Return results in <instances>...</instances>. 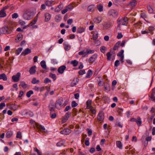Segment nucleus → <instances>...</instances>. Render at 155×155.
Wrapping results in <instances>:
<instances>
[{
    "mask_svg": "<svg viewBox=\"0 0 155 155\" xmlns=\"http://www.w3.org/2000/svg\"><path fill=\"white\" fill-rule=\"evenodd\" d=\"M34 15V13L33 11L31 10L28 9L25 12L23 17L25 19L29 20L32 18Z\"/></svg>",
    "mask_w": 155,
    "mask_h": 155,
    "instance_id": "f257e3e1",
    "label": "nucleus"
},
{
    "mask_svg": "<svg viewBox=\"0 0 155 155\" xmlns=\"http://www.w3.org/2000/svg\"><path fill=\"white\" fill-rule=\"evenodd\" d=\"M12 27L7 26H4L1 29L2 33L4 34L11 33L12 31Z\"/></svg>",
    "mask_w": 155,
    "mask_h": 155,
    "instance_id": "f03ea898",
    "label": "nucleus"
},
{
    "mask_svg": "<svg viewBox=\"0 0 155 155\" xmlns=\"http://www.w3.org/2000/svg\"><path fill=\"white\" fill-rule=\"evenodd\" d=\"M118 27H120L121 25H126L128 23V21L127 18L124 17L122 18L117 20Z\"/></svg>",
    "mask_w": 155,
    "mask_h": 155,
    "instance_id": "7ed1b4c3",
    "label": "nucleus"
},
{
    "mask_svg": "<svg viewBox=\"0 0 155 155\" xmlns=\"http://www.w3.org/2000/svg\"><path fill=\"white\" fill-rule=\"evenodd\" d=\"M63 101V98L62 97H60L59 99L57 100L55 103V107L57 109H59L60 107H61V105Z\"/></svg>",
    "mask_w": 155,
    "mask_h": 155,
    "instance_id": "20e7f679",
    "label": "nucleus"
},
{
    "mask_svg": "<svg viewBox=\"0 0 155 155\" xmlns=\"http://www.w3.org/2000/svg\"><path fill=\"white\" fill-rule=\"evenodd\" d=\"M55 108L56 107H55V104L53 101H51L48 107L49 110L52 112L55 111Z\"/></svg>",
    "mask_w": 155,
    "mask_h": 155,
    "instance_id": "39448f33",
    "label": "nucleus"
},
{
    "mask_svg": "<svg viewBox=\"0 0 155 155\" xmlns=\"http://www.w3.org/2000/svg\"><path fill=\"white\" fill-rule=\"evenodd\" d=\"M97 120L99 121H103L104 118V112L103 111H100L99 112L97 116Z\"/></svg>",
    "mask_w": 155,
    "mask_h": 155,
    "instance_id": "423d86ee",
    "label": "nucleus"
},
{
    "mask_svg": "<svg viewBox=\"0 0 155 155\" xmlns=\"http://www.w3.org/2000/svg\"><path fill=\"white\" fill-rule=\"evenodd\" d=\"M21 75V73L20 72H18L16 75H13L12 77V78L14 82L18 81L19 80Z\"/></svg>",
    "mask_w": 155,
    "mask_h": 155,
    "instance_id": "0eeeda50",
    "label": "nucleus"
},
{
    "mask_svg": "<svg viewBox=\"0 0 155 155\" xmlns=\"http://www.w3.org/2000/svg\"><path fill=\"white\" fill-rule=\"evenodd\" d=\"M97 57V54H94L91 57L89 60L88 62L90 64H92L96 60Z\"/></svg>",
    "mask_w": 155,
    "mask_h": 155,
    "instance_id": "6e6552de",
    "label": "nucleus"
},
{
    "mask_svg": "<svg viewBox=\"0 0 155 155\" xmlns=\"http://www.w3.org/2000/svg\"><path fill=\"white\" fill-rule=\"evenodd\" d=\"M108 14L109 15H112L114 17H116L117 15L118 12L117 11L114 9H111L109 11Z\"/></svg>",
    "mask_w": 155,
    "mask_h": 155,
    "instance_id": "1a4fd4ad",
    "label": "nucleus"
},
{
    "mask_svg": "<svg viewBox=\"0 0 155 155\" xmlns=\"http://www.w3.org/2000/svg\"><path fill=\"white\" fill-rule=\"evenodd\" d=\"M71 132V130L68 128L65 129L61 130L60 133L61 134L65 135H68Z\"/></svg>",
    "mask_w": 155,
    "mask_h": 155,
    "instance_id": "9d476101",
    "label": "nucleus"
},
{
    "mask_svg": "<svg viewBox=\"0 0 155 155\" xmlns=\"http://www.w3.org/2000/svg\"><path fill=\"white\" fill-rule=\"evenodd\" d=\"M155 87L152 89L151 91V96H149L150 100L155 102Z\"/></svg>",
    "mask_w": 155,
    "mask_h": 155,
    "instance_id": "9b49d317",
    "label": "nucleus"
},
{
    "mask_svg": "<svg viewBox=\"0 0 155 155\" xmlns=\"http://www.w3.org/2000/svg\"><path fill=\"white\" fill-rule=\"evenodd\" d=\"M66 67L65 65H62L59 67L58 69V71L60 74H62L64 73Z\"/></svg>",
    "mask_w": 155,
    "mask_h": 155,
    "instance_id": "f8f14e48",
    "label": "nucleus"
},
{
    "mask_svg": "<svg viewBox=\"0 0 155 155\" xmlns=\"http://www.w3.org/2000/svg\"><path fill=\"white\" fill-rule=\"evenodd\" d=\"M31 50L28 48H27L22 52L21 55L25 56V55L31 53Z\"/></svg>",
    "mask_w": 155,
    "mask_h": 155,
    "instance_id": "ddd939ff",
    "label": "nucleus"
},
{
    "mask_svg": "<svg viewBox=\"0 0 155 155\" xmlns=\"http://www.w3.org/2000/svg\"><path fill=\"white\" fill-rule=\"evenodd\" d=\"M64 49L66 51H68L70 49L71 46L68 44V42H64Z\"/></svg>",
    "mask_w": 155,
    "mask_h": 155,
    "instance_id": "4468645a",
    "label": "nucleus"
},
{
    "mask_svg": "<svg viewBox=\"0 0 155 155\" xmlns=\"http://www.w3.org/2000/svg\"><path fill=\"white\" fill-rule=\"evenodd\" d=\"M98 33L96 31H93V38H92L94 41H95L98 38Z\"/></svg>",
    "mask_w": 155,
    "mask_h": 155,
    "instance_id": "2eb2a0df",
    "label": "nucleus"
},
{
    "mask_svg": "<svg viewBox=\"0 0 155 155\" xmlns=\"http://www.w3.org/2000/svg\"><path fill=\"white\" fill-rule=\"evenodd\" d=\"M36 67L35 65L31 67L29 70L30 73L31 74H34L36 72L35 68Z\"/></svg>",
    "mask_w": 155,
    "mask_h": 155,
    "instance_id": "dca6fc26",
    "label": "nucleus"
},
{
    "mask_svg": "<svg viewBox=\"0 0 155 155\" xmlns=\"http://www.w3.org/2000/svg\"><path fill=\"white\" fill-rule=\"evenodd\" d=\"M39 13V12L38 13L37 16L35 17L34 19L29 23V26H31L36 23L38 18V15Z\"/></svg>",
    "mask_w": 155,
    "mask_h": 155,
    "instance_id": "f3484780",
    "label": "nucleus"
},
{
    "mask_svg": "<svg viewBox=\"0 0 155 155\" xmlns=\"http://www.w3.org/2000/svg\"><path fill=\"white\" fill-rule=\"evenodd\" d=\"M79 79L77 78H74L73 81L71 83V87H74L78 83Z\"/></svg>",
    "mask_w": 155,
    "mask_h": 155,
    "instance_id": "a211bd4d",
    "label": "nucleus"
},
{
    "mask_svg": "<svg viewBox=\"0 0 155 155\" xmlns=\"http://www.w3.org/2000/svg\"><path fill=\"white\" fill-rule=\"evenodd\" d=\"M45 21H48L51 18V15L48 13H46L45 14Z\"/></svg>",
    "mask_w": 155,
    "mask_h": 155,
    "instance_id": "6ab92c4d",
    "label": "nucleus"
},
{
    "mask_svg": "<svg viewBox=\"0 0 155 155\" xmlns=\"http://www.w3.org/2000/svg\"><path fill=\"white\" fill-rule=\"evenodd\" d=\"M21 86L23 88L25 89L28 87V85L26 84L24 81H21L19 85V86Z\"/></svg>",
    "mask_w": 155,
    "mask_h": 155,
    "instance_id": "aec40b11",
    "label": "nucleus"
},
{
    "mask_svg": "<svg viewBox=\"0 0 155 155\" xmlns=\"http://www.w3.org/2000/svg\"><path fill=\"white\" fill-rule=\"evenodd\" d=\"M87 9L89 12H94L95 10V6L93 5H90L88 7Z\"/></svg>",
    "mask_w": 155,
    "mask_h": 155,
    "instance_id": "412c9836",
    "label": "nucleus"
},
{
    "mask_svg": "<svg viewBox=\"0 0 155 155\" xmlns=\"http://www.w3.org/2000/svg\"><path fill=\"white\" fill-rule=\"evenodd\" d=\"M7 15L6 14L5 12L1 9L0 11V18H4L6 17Z\"/></svg>",
    "mask_w": 155,
    "mask_h": 155,
    "instance_id": "4be33fe9",
    "label": "nucleus"
},
{
    "mask_svg": "<svg viewBox=\"0 0 155 155\" xmlns=\"http://www.w3.org/2000/svg\"><path fill=\"white\" fill-rule=\"evenodd\" d=\"M138 126H140L142 124L141 119L140 117H138L135 122Z\"/></svg>",
    "mask_w": 155,
    "mask_h": 155,
    "instance_id": "5701e85b",
    "label": "nucleus"
},
{
    "mask_svg": "<svg viewBox=\"0 0 155 155\" xmlns=\"http://www.w3.org/2000/svg\"><path fill=\"white\" fill-rule=\"evenodd\" d=\"M17 39H15V40L16 41V42H18L22 40L23 38V35L22 34H18L17 35Z\"/></svg>",
    "mask_w": 155,
    "mask_h": 155,
    "instance_id": "b1692460",
    "label": "nucleus"
},
{
    "mask_svg": "<svg viewBox=\"0 0 155 155\" xmlns=\"http://www.w3.org/2000/svg\"><path fill=\"white\" fill-rule=\"evenodd\" d=\"M97 9L99 12H101L103 11V5L101 4H98L97 5Z\"/></svg>",
    "mask_w": 155,
    "mask_h": 155,
    "instance_id": "393cba45",
    "label": "nucleus"
},
{
    "mask_svg": "<svg viewBox=\"0 0 155 155\" xmlns=\"http://www.w3.org/2000/svg\"><path fill=\"white\" fill-rule=\"evenodd\" d=\"M40 64L42 68L44 69H46L47 66L45 62V61H42L40 62Z\"/></svg>",
    "mask_w": 155,
    "mask_h": 155,
    "instance_id": "a878e982",
    "label": "nucleus"
},
{
    "mask_svg": "<svg viewBox=\"0 0 155 155\" xmlns=\"http://www.w3.org/2000/svg\"><path fill=\"white\" fill-rule=\"evenodd\" d=\"M92 74L93 73L92 71L90 69L87 72L85 78H89L91 77Z\"/></svg>",
    "mask_w": 155,
    "mask_h": 155,
    "instance_id": "bb28decb",
    "label": "nucleus"
},
{
    "mask_svg": "<svg viewBox=\"0 0 155 155\" xmlns=\"http://www.w3.org/2000/svg\"><path fill=\"white\" fill-rule=\"evenodd\" d=\"M63 8L62 5H58L55 9V12H59Z\"/></svg>",
    "mask_w": 155,
    "mask_h": 155,
    "instance_id": "cd10ccee",
    "label": "nucleus"
},
{
    "mask_svg": "<svg viewBox=\"0 0 155 155\" xmlns=\"http://www.w3.org/2000/svg\"><path fill=\"white\" fill-rule=\"evenodd\" d=\"M116 145L118 148L120 149H122V145L121 142L120 141H117L116 142Z\"/></svg>",
    "mask_w": 155,
    "mask_h": 155,
    "instance_id": "c85d7f7f",
    "label": "nucleus"
},
{
    "mask_svg": "<svg viewBox=\"0 0 155 155\" xmlns=\"http://www.w3.org/2000/svg\"><path fill=\"white\" fill-rule=\"evenodd\" d=\"M113 53L112 52V54H111L110 52H108L106 54V55L107 57V60L108 61H110L111 59V57L113 55Z\"/></svg>",
    "mask_w": 155,
    "mask_h": 155,
    "instance_id": "c756f323",
    "label": "nucleus"
},
{
    "mask_svg": "<svg viewBox=\"0 0 155 155\" xmlns=\"http://www.w3.org/2000/svg\"><path fill=\"white\" fill-rule=\"evenodd\" d=\"M3 79L4 81H6L7 80V77L5 74H0V79Z\"/></svg>",
    "mask_w": 155,
    "mask_h": 155,
    "instance_id": "7c9ffc66",
    "label": "nucleus"
},
{
    "mask_svg": "<svg viewBox=\"0 0 155 155\" xmlns=\"http://www.w3.org/2000/svg\"><path fill=\"white\" fill-rule=\"evenodd\" d=\"M13 135L12 132L11 131H8L6 133V137L7 138H9L11 137Z\"/></svg>",
    "mask_w": 155,
    "mask_h": 155,
    "instance_id": "2f4dec72",
    "label": "nucleus"
},
{
    "mask_svg": "<svg viewBox=\"0 0 155 155\" xmlns=\"http://www.w3.org/2000/svg\"><path fill=\"white\" fill-rule=\"evenodd\" d=\"M137 4V1L135 0H132L130 3V5L132 7H134Z\"/></svg>",
    "mask_w": 155,
    "mask_h": 155,
    "instance_id": "473e14b6",
    "label": "nucleus"
},
{
    "mask_svg": "<svg viewBox=\"0 0 155 155\" xmlns=\"http://www.w3.org/2000/svg\"><path fill=\"white\" fill-rule=\"evenodd\" d=\"M121 42L120 41H118L116 43L114 46V47L113 49L114 50H115L117 49L120 45Z\"/></svg>",
    "mask_w": 155,
    "mask_h": 155,
    "instance_id": "72a5a7b5",
    "label": "nucleus"
},
{
    "mask_svg": "<svg viewBox=\"0 0 155 155\" xmlns=\"http://www.w3.org/2000/svg\"><path fill=\"white\" fill-rule=\"evenodd\" d=\"M61 19V16L60 15H58L55 16V21L57 22H59Z\"/></svg>",
    "mask_w": 155,
    "mask_h": 155,
    "instance_id": "f704fd0d",
    "label": "nucleus"
},
{
    "mask_svg": "<svg viewBox=\"0 0 155 155\" xmlns=\"http://www.w3.org/2000/svg\"><path fill=\"white\" fill-rule=\"evenodd\" d=\"M84 29L81 27H79L77 29V32L78 33H81L84 32Z\"/></svg>",
    "mask_w": 155,
    "mask_h": 155,
    "instance_id": "c9c22d12",
    "label": "nucleus"
},
{
    "mask_svg": "<svg viewBox=\"0 0 155 155\" xmlns=\"http://www.w3.org/2000/svg\"><path fill=\"white\" fill-rule=\"evenodd\" d=\"M64 141L62 140L58 142L56 144V145L58 147H61L64 144Z\"/></svg>",
    "mask_w": 155,
    "mask_h": 155,
    "instance_id": "e433bc0d",
    "label": "nucleus"
},
{
    "mask_svg": "<svg viewBox=\"0 0 155 155\" xmlns=\"http://www.w3.org/2000/svg\"><path fill=\"white\" fill-rule=\"evenodd\" d=\"M94 22L97 23H100L101 21V18L99 17H97L96 18H95L94 19Z\"/></svg>",
    "mask_w": 155,
    "mask_h": 155,
    "instance_id": "4c0bfd02",
    "label": "nucleus"
},
{
    "mask_svg": "<svg viewBox=\"0 0 155 155\" xmlns=\"http://www.w3.org/2000/svg\"><path fill=\"white\" fill-rule=\"evenodd\" d=\"M70 63L71 64H72L74 67L76 66L78 64V61H77L76 60L71 61L70 62Z\"/></svg>",
    "mask_w": 155,
    "mask_h": 155,
    "instance_id": "58836bf2",
    "label": "nucleus"
},
{
    "mask_svg": "<svg viewBox=\"0 0 155 155\" xmlns=\"http://www.w3.org/2000/svg\"><path fill=\"white\" fill-rule=\"evenodd\" d=\"M71 115V113L70 112H68L65 114L64 117L66 118V120H68L70 116Z\"/></svg>",
    "mask_w": 155,
    "mask_h": 155,
    "instance_id": "ea45409f",
    "label": "nucleus"
},
{
    "mask_svg": "<svg viewBox=\"0 0 155 155\" xmlns=\"http://www.w3.org/2000/svg\"><path fill=\"white\" fill-rule=\"evenodd\" d=\"M39 82V81L38 80H37L36 78H33L32 80L31 83L34 84H38Z\"/></svg>",
    "mask_w": 155,
    "mask_h": 155,
    "instance_id": "a19ab883",
    "label": "nucleus"
},
{
    "mask_svg": "<svg viewBox=\"0 0 155 155\" xmlns=\"http://www.w3.org/2000/svg\"><path fill=\"white\" fill-rule=\"evenodd\" d=\"M65 8L68 10V11H71L73 8V6L71 4L69 5L66 6Z\"/></svg>",
    "mask_w": 155,
    "mask_h": 155,
    "instance_id": "79ce46f5",
    "label": "nucleus"
},
{
    "mask_svg": "<svg viewBox=\"0 0 155 155\" xmlns=\"http://www.w3.org/2000/svg\"><path fill=\"white\" fill-rule=\"evenodd\" d=\"M49 76L53 79V80L54 81L56 79V76L54 74L50 73L49 74Z\"/></svg>",
    "mask_w": 155,
    "mask_h": 155,
    "instance_id": "37998d69",
    "label": "nucleus"
},
{
    "mask_svg": "<svg viewBox=\"0 0 155 155\" xmlns=\"http://www.w3.org/2000/svg\"><path fill=\"white\" fill-rule=\"evenodd\" d=\"M33 94V92L32 90H30L27 92L26 93V96L28 97H29L31 96V94Z\"/></svg>",
    "mask_w": 155,
    "mask_h": 155,
    "instance_id": "c03bdc74",
    "label": "nucleus"
},
{
    "mask_svg": "<svg viewBox=\"0 0 155 155\" xmlns=\"http://www.w3.org/2000/svg\"><path fill=\"white\" fill-rule=\"evenodd\" d=\"M124 52V50H121L120 51L118 54H117V56L118 57H124V55L123 54Z\"/></svg>",
    "mask_w": 155,
    "mask_h": 155,
    "instance_id": "a18cd8bd",
    "label": "nucleus"
},
{
    "mask_svg": "<svg viewBox=\"0 0 155 155\" xmlns=\"http://www.w3.org/2000/svg\"><path fill=\"white\" fill-rule=\"evenodd\" d=\"M104 89L105 90L107 91H110V85L109 84L106 83V85H105L104 86Z\"/></svg>",
    "mask_w": 155,
    "mask_h": 155,
    "instance_id": "49530a36",
    "label": "nucleus"
},
{
    "mask_svg": "<svg viewBox=\"0 0 155 155\" xmlns=\"http://www.w3.org/2000/svg\"><path fill=\"white\" fill-rule=\"evenodd\" d=\"M37 127L38 129H41L43 131H45V129L44 127L41 125H37Z\"/></svg>",
    "mask_w": 155,
    "mask_h": 155,
    "instance_id": "de8ad7c7",
    "label": "nucleus"
},
{
    "mask_svg": "<svg viewBox=\"0 0 155 155\" xmlns=\"http://www.w3.org/2000/svg\"><path fill=\"white\" fill-rule=\"evenodd\" d=\"M34 150L37 152L38 155H41L42 153L39 150L38 148L36 147H34Z\"/></svg>",
    "mask_w": 155,
    "mask_h": 155,
    "instance_id": "09e8293b",
    "label": "nucleus"
},
{
    "mask_svg": "<svg viewBox=\"0 0 155 155\" xmlns=\"http://www.w3.org/2000/svg\"><path fill=\"white\" fill-rule=\"evenodd\" d=\"M106 48L105 46H101L100 48V51L103 53H104Z\"/></svg>",
    "mask_w": 155,
    "mask_h": 155,
    "instance_id": "8fccbe9b",
    "label": "nucleus"
},
{
    "mask_svg": "<svg viewBox=\"0 0 155 155\" xmlns=\"http://www.w3.org/2000/svg\"><path fill=\"white\" fill-rule=\"evenodd\" d=\"M85 73V71L84 70H81L78 72V74L80 75H82Z\"/></svg>",
    "mask_w": 155,
    "mask_h": 155,
    "instance_id": "3c124183",
    "label": "nucleus"
},
{
    "mask_svg": "<svg viewBox=\"0 0 155 155\" xmlns=\"http://www.w3.org/2000/svg\"><path fill=\"white\" fill-rule=\"evenodd\" d=\"M78 105V104L76 103L75 101H73L71 103V106L72 107H76Z\"/></svg>",
    "mask_w": 155,
    "mask_h": 155,
    "instance_id": "603ef678",
    "label": "nucleus"
},
{
    "mask_svg": "<svg viewBox=\"0 0 155 155\" xmlns=\"http://www.w3.org/2000/svg\"><path fill=\"white\" fill-rule=\"evenodd\" d=\"M22 48H18L16 52V54L17 55H18L21 53L22 50Z\"/></svg>",
    "mask_w": 155,
    "mask_h": 155,
    "instance_id": "864d4df0",
    "label": "nucleus"
},
{
    "mask_svg": "<svg viewBox=\"0 0 155 155\" xmlns=\"http://www.w3.org/2000/svg\"><path fill=\"white\" fill-rule=\"evenodd\" d=\"M141 24L142 23L140 22H138L135 24H134V25L135 27L139 28L140 26H141Z\"/></svg>",
    "mask_w": 155,
    "mask_h": 155,
    "instance_id": "5fc2aeb1",
    "label": "nucleus"
},
{
    "mask_svg": "<svg viewBox=\"0 0 155 155\" xmlns=\"http://www.w3.org/2000/svg\"><path fill=\"white\" fill-rule=\"evenodd\" d=\"M147 8L148 9V11L150 13H152L153 12V9L151 7L150 5H148L147 6Z\"/></svg>",
    "mask_w": 155,
    "mask_h": 155,
    "instance_id": "6e6d98bb",
    "label": "nucleus"
},
{
    "mask_svg": "<svg viewBox=\"0 0 155 155\" xmlns=\"http://www.w3.org/2000/svg\"><path fill=\"white\" fill-rule=\"evenodd\" d=\"M87 133H88V136H91L92 134V130L91 129H89V128H87Z\"/></svg>",
    "mask_w": 155,
    "mask_h": 155,
    "instance_id": "4d7b16f0",
    "label": "nucleus"
},
{
    "mask_svg": "<svg viewBox=\"0 0 155 155\" xmlns=\"http://www.w3.org/2000/svg\"><path fill=\"white\" fill-rule=\"evenodd\" d=\"M94 52V50H87L86 53L87 54L93 53Z\"/></svg>",
    "mask_w": 155,
    "mask_h": 155,
    "instance_id": "13d9d810",
    "label": "nucleus"
},
{
    "mask_svg": "<svg viewBox=\"0 0 155 155\" xmlns=\"http://www.w3.org/2000/svg\"><path fill=\"white\" fill-rule=\"evenodd\" d=\"M16 137L19 138H21V133L20 131L18 132L16 135Z\"/></svg>",
    "mask_w": 155,
    "mask_h": 155,
    "instance_id": "bf43d9fd",
    "label": "nucleus"
},
{
    "mask_svg": "<svg viewBox=\"0 0 155 155\" xmlns=\"http://www.w3.org/2000/svg\"><path fill=\"white\" fill-rule=\"evenodd\" d=\"M18 17V15L17 13H14L12 15V18H16Z\"/></svg>",
    "mask_w": 155,
    "mask_h": 155,
    "instance_id": "052dcab7",
    "label": "nucleus"
},
{
    "mask_svg": "<svg viewBox=\"0 0 155 155\" xmlns=\"http://www.w3.org/2000/svg\"><path fill=\"white\" fill-rule=\"evenodd\" d=\"M86 53L85 50H83L82 51H80L78 52V54L79 55H83Z\"/></svg>",
    "mask_w": 155,
    "mask_h": 155,
    "instance_id": "680f3d73",
    "label": "nucleus"
},
{
    "mask_svg": "<svg viewBox=\"0 0 155 155\" xmlns=\"http://www.w3.org/2000/svg\"><path fill=\"white\" fill-rule=\"evenodd\" d=\"M5 106V103H2L0 104V109H2Z\"/></svg>",
    "mask_w": 155,
    "mask_h": 155,
    "instance_id": "e2e57ef3",
    "label": "nucleus"
},
{
    "mask_svg": "<svg viewBox=\"0 0 155 155\" xmlns=\"http://www.w3.org/2000/svg\"><path fill=\"white\" fill-rule=\"evenodd\" d=\"M123 36V35L120 33H118L117 35V38L118 39H120L122 38Z\"/></svg>",
    "mask_w": 155,
    "mask_h": 155,
    "instance_id": "0e129e2a",
    "label": "nucleus"
},
{
    "mask_svg": "<svg viewBox=\"0 0 155 155\" xmlns=\"http://www.w3.org/2000/svg\"><path fill=\"white\" fill-rule=\"evenodd\" d=\"M51 80L48 78H46L45 79L44 81V82L45 83H47L48 82H51Z\"/></svg>",
    "mask_w": 155,
    "mask_h": 155,
    "instance_id": "69168bd1",
    "label": "nucleus"
},
{
    "mask_svg": "<svg viewBox=\"0 0 155 155\" xmlns=\"http://www.w3.org/2000/svg\"><path fill=\"white\" fill-rule=\"evenodd\" d=\"M151 137H148L146 138V140L147 141L146 145L148 144V142L150 141L151 140Z\"/></svg>",
    "mask_w": 155,
    "mask_h": 155,
    "instance_id": "338daca9",
    "label": "nucleus"
},
{
    "mask_svg": "<svg viewBox=\"0 0 155 155\" xmlns=\"http://www.w3.org/2000/svg\"><path fill=\"white\" fill-rule=\"evenodd\" d=\"M120 65L119 61L118 60H116L114 63V66L117 67Z\"/></svg>",
    "mask_w": 155,
    "mask_h": 155,
    "instance_id": "774afa93",
    "label": "nucleus"
}]
</instances>
